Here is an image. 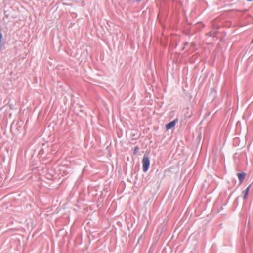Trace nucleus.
Wrapping results in <instances>:
<instances>
[{
  "label": "nucleus",
  "mask_w": 253,
  "mask_h": 253,
  "mask_svg": "<svg viewBox=\"0 0 253 253\" xmlns=\"http://www.w3.org/2000/svg\"><path fill=\"white\" fill-rule=\"evenodd\" d=\"M138 150H139V147L138 146H136V147H135V148L134 149L133 154L134 155L137 154L138 152Z\"/></svg>",
  "instance_id": "6"
},
{
  "label": "nucleus",
  "mask_w": 253,
  "mask_h": 253,
  "mask_svg": "<svg viewBox=\"0 0 253 253\" xmlns=\"http://www.w3.org/2000/svg\"><path fill=\"white\" fill-rule=\"evenodd\" d=\"M177 119H175L173 121L169 122L166 125V128L167 130H169L173 127L177 122Z\"/></svg>",
  "instance_id": "2"
},
{
  "label": "nucleus",
  "mask_w": 253,
  "mask_h": 253,
  "mask_svg": "<svg viewBox=\"0 0 253 253\" xmlns=\"http://www.w3.org/2000/svg\"><path fill=\"white\" fill-rule=\"evenodd\" d=\"M250 185L246 189V190L243 192V193H244V199H246L247 196H248V193H249V190H250Z\"/></svg>",
  "instance_id": "4"
},
{
  "label": "nucleus",
  "mask_w": 253,
  "mask_h": 253,
  "mask_svg": "<svg viewBox=\"0 0 253 253\" xmlns=\"http://www.w3.org/2000/svg\"><path fill=\"white\" fill-rule=\"evenodd\" d=\"M190 49L188 50H193L195 47V44L193 43H191L189 45Z\"/></svg>",
  "instance_id": "5"
},
{
  "label": "nucleus",
  "mask_w": 253,
  "mask_h": 253,
  "mask_svg": "<svg viewBox=\"0 0 253 253\" xmlns=\"http://www.w3.org/2000/svg\"><path fill=\"white\" fill-rule=\"evenodd\" d=\"M237 175H238V177L240 180V183H242L245 177L246 173L244 172L238 173L237 174Z\"/></svg>",
  "instance_id": "3"
},
{
  "label": "nucleus",
  "mask_w": 253,
  "mask_h": 253,
  "mask_svg": "<svg viewBox=\"0 0 253 253\" xmlns=\"http://www.w3.org/2000/svg\"><path fill=\"white\" fill-rule=\"evenodd\" d=\"M141 0H136L137 1L139 2Z\"/></svg>",
  "instance_id": "8"
},
{
  "label": "nucleus",
  "mask_w": 253,
  "mask_h": 253,
  "mask_svg": "<svg viewBox=\"0 0 253 253\" xmlns=\"http://www.w3.org/2000/svg\"><path fill=\"white\" fill-rule=\"evenodd\" d=\"M150 160L148 156H144L142 159V166L143 171L144 172H146L149 169L150 166Z\"/></svg>",
  "instance_id": "1"
},
{
  "label": "nucleus",
  "mask_w": 253,
  "mask_h": 253,
  "mask_svg": "<svg viewBox=\"0 0 253 253\" xmlns=\"http://www.w3.org/2000/svg\"><path fill=\"white\" fill-rule=\"evenodd\" d=\"M188 46V44L187 42H186L185 44H184V47L182 48L183 50L185 49H186V46Z\"/></svg>",
  "instance_id": "7"
}]
</instances>
